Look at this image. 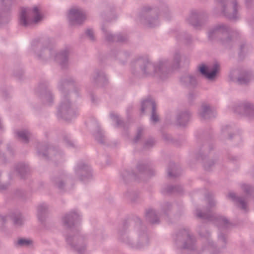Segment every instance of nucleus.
<instances>
[{
    "label": "nucleus",
    "instance_id": "50",
    "mask_svg": "<svg viewBox=\"0 0 254 254\" xmlns=\"http://www.w3.org/2000/svg\"><path fill=\"white\" fill-rule=\"evenodd\" d=\"M13 76L19 80H22L23 75V70L21 67L15 68L13 72Z\"/></svg>",
    "mask_w": 254,
    "mask_h": 254
},
{
    "label": "nucleus",
    "instance_id": "51",
    "mask_svg": "<svg viewBox=\"0 0 254 254\" xmlns=\"http://www.w3.org/2000/svg\"><path fill=\"white\" fill-rule=\"evenodd\" d=\"M143 128L141 127H139L137 130V133L134 138L133 139V142L136 143L140 139L142 135Z\"/></svg>",
    "mask_w": 254,
    "mask_h": 254
},
{
    "label": "nucleus",
    "instance_id": "28",
    "mask_svg": "<svg viewBox=\"0 0 254 254\" xmlns=\"http://www.w3.org/2000/svg\"><path fill=\"white\" fill-rule=\"evenodd\" d=\"M222 135L223 137L232 139L233 138H240V136L237 130L231 126H226L221 129Z\"/></svg>",
    "mask_w": 254,
    "mask_h": 254
},
{
    "label": "nucleus",
    "instance_id": "41",
    "mask_svg": "<svg viewBox=\"0 0 254 254\" xmlns=\"http://www.w3.org/2000/svg\"><path fill=\"white\" fill-rule=\"evenodd\" d=\"M13 224L15 227H21L23 224V218L20 213L10 216Z\"/></svg>",
    "mask_w": 254,
    "mask_h": 254
},
{
    "label": "nucleus",
    "instance_id": "58",
    "mask_svg": "<svg viewBox=\"0 0 254 254\" xmlns=\"http://www.w3.org/2000/svg\"><path fill=\"white\" fill-rule=\"evenodd\" d=\"M245 47L246 44L244 43L242 44L240 46L239 56L240 58H243L244 57V49L245 48Z\"/></svg>",
    "mask_w": 254,
    "mask_h": 254
},
{
    "label": "nucleus",
    "instance_id": "37",
    "mask_svg": "<svg viewBox=\"0 0 254 254\" xmlns=\"http://www.w3.org/2000/svg\"><path fill=\"white\" fill-rule=\"evenodd\" d=\"M15 170L22 179L25 178L29 172V168L28 165L20 163L16 165Z\"/></svg>",
    "mask_w": 254,
    "mask_h": 254
},
{
    "label": "nucleus",
    "instance_id": "4",
    "mask_svg": "<svg viewBox=\"0 0 254 254\" xmlns=\"http://www.w3.org/2000/svg\"><path fill=\"white\" fill-rule=\"evenodd\" d=\"M31 51L34 57L42 62H46L53 58L59 64L62 68L67 67L70 50L65 48L58 53L50 46L48 39H36L31 44Z\"/></svg>",
    "mask_w": 254,
    "mask_h": 254
},
{
    "label": "nucleus",
    "instance_id": "25",
    "mask_svg": "<svg viewBox=\"0 0 254 254\" xmlns=\"http://www.w3.org/2000/svg\"><path fill=\"white\" fill-rule=\"evenodd\" d=\"M198 114L201 120H209L215 118L216 116L215 111L206 103H202L198 111Z\"/></svg>",
    "mask_w": 254,
    "mask_h": 254
},
{
    "label": "nucleus",
    "instance_id": "30",
    "mask_svg": "<svg viewBox=\"0 0 254 254\" xmlns=\"http://www.w3.org/2000/svg\"><path fill=\"white\" fill-rule=\"evenodd\" d=\"M49 213V206L46 203L40 204L37 208V216L39 220L43 223Z\"/></svg>",
    "mask_w": 254,
    "mask_h": 254
},
{
    "label": "nucleus",
    "instance_id": "12",
    "mask_svg": "<svg viewBox=\"0 0 254 254\" xmlns=\"http://www.w3.org/2000/svg\"><path fill=\"white\" fill-rule=\"evenodd\" d=\"M220 5L221 13L227 19L237 21L240 18L237 0H216Z\"/></svg>",
    "mask_w": 254,
    "mask_h": 254
},
{
    "label": "nucleus",
    "instance_id": "52",
    "mask_svg": "<svg viewBox=\"0 0 254 254\" xmlns=\"http://www.w3.org/2000/svg\"><path fill=\"white\" fill-rule=\"evenodd\" d=\"M85 35L88 38L89 40L92 41H94L95 40V36L94 34V32L92 29L88 28L85 32Z\"/></svg>",
    "mask_w": 254,
    "mask_h": 254
},
{
    "label": "nucleus",
    "instance_id": "45",
    "mask_svg": "<svg viewBox=\"0 0 254 254\" xmlns=\"http://www.w3.org/2000/svg\"><path fill=\"white\" fill-rule=\"evenodd\" d=\"M149 105H153L150 120L151 122L155 124L159 121V116L157 114L156 105L153 104L151 103H149Z\"/></svg>",
    "mask_w": 254,
    "mask_h": 254
},
{
    "label": "nucleus",
    "instance_id": "18",
    "mask_svg": "<svg viewBox=\"0 0 254 254\" xmlns=\"http://www.w3.org/2000/svg\"><path fill=\"white\" fill-rule=\"evenodd\" d=\"M197 231L200 237L206 239L207 245V248L210 252V254H220V251L216 249L215 244L210 237V233L205 226L203 225H199L197 228Z\"/></svg>",
    "mask_w": 254,
    "mask_h": 254
},
{
    "label": "nucleus",
    "instance_id": "15",
    "mask_svg": "<svg viewBox=\"0 0 254 254\" xmlns=\"http://www.w3.org/2000/svg\"><path fill=\"white\" fill-rule=\"evenodd\" d=\"M208 16L206 12L196 9L191 10L186 21L195 29L200 28L206 23Z\"/></svg>",
    "mask_w": 254,
    "mask_h": 254
},
{
    "label": "nucleus",
    "instance_id": "22",
    "mask_svg": "<svg viewBox=\"0 0 254 254\" xmlns=\"http://www.w3.org/2000/svg\"><path fill=\"white\" fill-rule=\"evenodd\" d=\"M92 85L96 87H102L108 84V80L104 71L101 69L94 70L91 77Z\"/></svg>",
    "mask_w": 254,
    "mask_h": 254
},
{
    "label": "nucleus",
    "instance_id": "5",
    "mask_svg": "<svg viewBox=\"0 0 254 254\" xmlns=\"http://www.w3.org/2000/svg\"><path fill=\"white\" fill-rule=\"evenodd\" d=\"M80 220V214L75 210L65 214L62 218L63 226L70 230L65 237L66 243L78 254H83L86 249V238L76 226Z\"/></svg>",
    "mask_w": 254,
    "mask_h": 254
},
{
    "label": "nucleus",
    "instance_id": "46",
    "mask_svg": "<svg viewBox=\"0 0 254 254\" xmlns=\"http://www.w3.org/2000/svg\"><path fill=\"white\" fill-rule=\"evenodd\" d=\"M29 133V132L26 130L17 131L16 132L17 136L25 143H27L29 141L28 136Z\"/></svg>",
    "mask_w": 254,
    "mask_h": 254
},
{
    "label": "nucleus",
    "instance_id": "36",
    "mask_svg": "<svg viewBox=\"0 0 254 254\" xmlns=\"http://www.w3.org/2000/svg\"><path fill=\"white\" fill-rule=\"evenodd\" d=\"M110 117L112 121L116 123V127H123L125 130L127 128V126L124 121L121 120L119 116L113 112L110 113Z\"/></svg>",
    "mask_w": 254,
    "mask_h": 254
},
{
    "label": "nucleus",
    "instance_id": "39",
    "mask_svg": "<svg viewBox=\"0 0 254 254\" xmlns=\"http://www.w3.org/2000/svg\"><path fill=\"white\" fill-rule=\"evenodd\" d=\"M176 38L178 41L187 44H190L191 41L190 35L185 31L179 32L176 35Z\"/></svg>",
    "mask_w": 254,
    "mask_h": 254
},
{
    "label": "nucleus",
    "instance_id": "55",
    "mask_svg": "<svg viewBox=\"0 0 254 254\" xmlns=\"http://www.w3.org/2000/svg\"><path fill=\"white\" fill-rule=\"evenodd\" d=\"M7 216L0 215V229H2L6 222Z\"/></svg>",
    "mask_w": 254,
    "mask_h": 254
},
{
    "label": "nucleus",
    "instance_id": "17",
    "mask_svg": "<svg viewBox=\"0 0 254 254\" xmlns=\"http://www.w3.org/2000/svg\"><path fill=\"white\" fill-rule=\"evenodd\" d=\"M67 16L71 25H81L86 18V15L83 9L77 6L71 7L69 10Z\"/></svg>",
    "mask_w": 254,
    "mask_h": 254
},
{
    "label": "nucleus",
    "instance_id": "35",
    "mask_svg": "<svg viewBox=\"0 0 254 254\" xmlns=\"http://www.w3.org/2000/svg\"><path fill=\"white\" fill-rule=\"evenodd\" d=\"M96 131L93 133L95 140L101 144H105L106 140V137L104 132L101 129L98 123H96Z\"/></svg>",
    "mask_w": 254,
    "mask_h": 254
},
{
    "label": "nucleus",
    "instance_id": "24",
    "mask_svg": "<svg viewBox=\"0 0 254 254\" xmlns=\"http://www.w3.org/2000/svg\"><path fill=\"white\" fill-rule=\"evenodd\" d=\"M102 30L104 33V36L106 41L109 42H119L124 43L128 40V37L127 35L122 34H112L108 31L105 26L102 27Z\"/></svg>",
    "mask_w": 254,
    "mask_h": 254
},
{
    "label": "nucleus",
    "instance_id": "8",
    "mask_svg": "<svg viewBox=\"0 0 254 254\" xmlns=\"http://www.w3.org/2000/svg\"><path fill=\"white\" fill-rule=\"evenodd\" d=\"M231 31V28L227 25L218 24L209 31L208 39L210 41L217 40L226 48L231 49L234 43L230 35Z\"/></svg>",
    "mask_w": 254,
    "mask_h": 254
},
{
    "label": "nucleus",
    "instance_id": "21",
    "mask_svg": "<svg viewBox=\"0 0 254 254\" xmlns=\"http://www.w3.org/2000/svg\"><path fill=\"white\" fill-rule=\"evenodd\" d=\"M234 112L240 115L254 117V104L247 101H244L235 106Z\"/></svg>",
    "mask_w": 254,
    "mask_h": 254
},
{
    "label": "nucleus",
    "instance_id": "63",
    "mask_svg": "<svg viewBox=\"0 0 254 254\" xmlns=\"http://www.w3.org/2000/svg\"><path fill=\"white\" fill-rule=\"evenodd\" d=\"M7 150L11 156L14 155L13 151L9 144L7 145Z\"/></svg>",
    "mask_w": 254,
    "mask_h": 254
},
{
    "label": "nucleus",
    "instance_id": "16",
    "mask_svg": "<svg viewBox=\"0 0 254 254\" xmlns=\"http://www.w3.org/2000/svg\"><path fill=\"white\" fill-rule=\"evenodd\" d=\"M39 22V15L32 17L31 15L30 9L28 7H22L18 14V24L24 28H31L33 25Z\"/></svg>",
    "mask_w": 254,
    "mask_h": 254
},
{
    "label": "nucleus",
    "instance_id": "33",
    "mask_svg": "<svg viewBox=\"0 0 254 254\" xmlns=\"http://www.w3.org/2000/svg\"><path fill=\"white\" fill-rule=\"evenodd\" d=\"M181 174V169L174 162H170L167 168V175L170 178H176Z\"/></svg>",
    "mask_w": 254,
    "mask_h": 254
},
{
    "label": "nucleus",
    "instance_id": "19",
    "mask_svg": "<svg viewBox=\"0 0 254 254\" xmlns=\"http://www.w3.org/2000/svg\"><path fill=\"white\" fill-rule=\"evenodd\" d=\"M75 172L82 182L86 183L92 179V169L90 166L84 163H78L75 168Z\"/></svg>",
    "mask_w": 254,
    "mask_h": 254
},
{
    "label": "nucleus",
    "instance_id": "54",
    "mask_svg": "<svg viewBox=\"0 0 254 254\" xmlns=\"http://www.w3.org/2000/svg\"><path fill=\"white\" fill-rule=\"evenodd\" d=\"M64 140L67 146L70 147H75V145L73 142L70 139V138L67 136H65L64 137Z\"/></svg>",
    "mask_w": 254,
    "mask_h": 254
},
{
    "label": "nucleus",
    "instance_id": "43",
    "mask_svg": "<svg viewBox=\"0 0 254 254\" xmlns=\"http://www.w3.org/2000/svg\"><path fill=\"white\" fill-rule=\"evenodd\" d=\"M161 207L163 213L168 217L173 209V206L172 203L166 201L162 204Z\"/></svg>",
    "mask_w": 254,
    "mask_h": 254
},
{
    "label": "nucleus",
    "instance_id": "14",
    "mask_svg": "<svg viewBox=\"0 0 254 254\" xmlns=\"http://www.w3.org/2000/svg\"><path fill=\"white\" fill-rule=\"evenodd\" d=\"M213 149L212 143L207 141L202 144L198 154L196 155V159L201 161L204 169L207 171H210L211 167L215 163V160L209 159L208 157V153Z\"/></svg>",
    "mask_w": 254,
    "mask_h": 254
},
{
    "label": "nucleus",
    "instance_id": "53",
    "mask_svg": "<svg viewBox=\"0 0 254 254\" xmlns=\"http://www.w3.org/2000/svg\"><path fill=\"white\" fill-rule=\"evenodd\" d=\"M94 235L95 236L96 239L98 241H101L104 239L103 231L101 229H98L95 231Z\"/></svg>",
    "mask_w": 254,
    "mask_h": 254
},
{
    "label": "nucleus",
    "instance_id": "47",
    "mask_svg": "<svg viewBox=\"0 0 254 254\" xmlns=\"http://www.w3.org/2000/svg\"><path fill=\"white\" fill-rule=\"evenodd\" d=\"M125 196L132 202L136 201L138 198L137 193L133 191H127L125 194Z\"/></svg>",
    "mask_w": 254,
    "mask_h": 254
},
{
    "label": "nucleus",
    "instance_id": "56",
    "mask_svg": "<svg viewBox=\"0 0 254 254\" xmlns=\"http://www.w3.org/2000/svg\"><path fill=\"white\" fill-rule=\"evenodd\" d=\"M206 249V247H202L200 249H196L191 252H190V254H204V251Z\"/></svg>",
    "mask_w": 254,
    "mask_h": 254
},
{
    "label": "nucleus",
    "instance_id": "62",
    "mask_svg": "<svg viewBox=\"0 0 254 254\" xmlns=\"http://www.w3.org/2000/svg\"><path fill=\"white\" fill-rule=\"evenodd\" d=\"M245 1L246 6L247 7H251L252 5L253 0H245Z\"/></svg>",
    "mask_w": 254,
    "mask_h": 254
},
{
    "label": "nucleus",
    "instance_id": "2",
    "mask_svg": "<svg viewBox=\"0 0 254 254\" xmlns=\"http://www.w3.org/2000/svg\"><path fill=\"white\" fill-rule=\"evenodd\" d=\"M134 225L132 227V220H125L117 231V239L136 249L147 247L149 244V239L146 228L142 225V221L138 216L134 218Z\"/></svg>",
    "mask_w": 254,
    "mask_h": 254
},
{
    "label": "nucleus",
    "instance_id": "38",
    "mask_svg": "<svg viewBox=\"0 0 254 254\" xmlns=\"http://www.w3.org/2000/svg\"><path fill=\"white\" fill-rule=\"evenodd\" d=\"M183 191L181 186L167 185L162 189L161 192L163 194H171L174 192L180 193Z\"/></svg>",
    "mask_w": 254,
    "mask_h": 254
},
{
    "label": "nucleus",
    "instance_id": "23",
    "mask_svg": "<svg viewBox=\"0 0 254 254\" xmlns=\"http://www.w3.org/2000/svg\"><path fill=\"white\" fill-rule=\"evenodd\" d=\"M67 175L64 172L54 174L51 178L52 184L61 191H64L68 180Z\"/></svg>",
    "mask_w": 254,
    "mask_h": 254
},
{
    "label": "nucleus",
    "instance_id": "64",
    "mask_svg": "<svg viewBox=\"0 0 254 254\" xmlns=\"http://www.w3.org/2000/svg\"><path fill=\"white\" fill-rule=\"evenodd\" d=\"M90 98H91V102L92 103H96V101H97V98L96 97V96L92 93H91L90 94Z\"/></svg>",
    "mask_w": 254,
    "mask_h": 254
},
{
    "label": "nucleus",
    "instance_id": "61",
    "mask_svg": "<svg viewBox=\"0 0 254 254\" xmlns=\"http://www.w3.org/2000/svg\"><path fill=\"white\" fill-rule=\"evenodd\" d=\"M196 95L192 92H190L188 95V100L190 103H191L195 99Z\"/></svg>",
    "mask_w": 254,
    "mask_h": 254
},
{
    "label": "nucleus",
    "instance_id": "6",
    "mask_svg": "<svg viewBox=\"0 0 254 254\" xmlns=\"http://www.w3.org/2000/svg\"><path fill=\"white\" fill-rule=\"evenodd\" d=\"M205 197L208 202L207 209L208 212L204 213L199 209H196V216L202 220L215 222L220 231L218 234V246L216 245L215 246L217 250L220 251L221 249L226 248L227 244V237L222 232V231L228 229L232 226V223L224 216H216L210 213V209L215 205V201L212 193L210 192L206 193Z\"/></svg>",
    "mask_w": 254,
    "mask_h": 254
},
{
    "label": "nucleus",
    "instance_id": "59",
    "mask_svg": "<svg viewBox=\"0 0 254 254\" xmlns=\"http://www.w3.org/2000/svg\"><path fill=\"white\" fill-rule=\"evenodd\" d=\"M33 12L35 13V15L34 17H36L37 15H39V21H41L42 19V16L40 14L39 12V8L37 6H35L33 8Z\"/></svg>",
    "mask_w": 254,
    "mask_h": 254
},
{
    "label": "nucleus",
    "instance_id": "48",
    "mask_svg": "<svg viewBox=\"0 0 254 254\" xmlns=\"http://www.w3.org/2000/svg\"><path fill=\"white\" fill-rule=\"evenodd\" d=\"M241 188L247 195H251L254 191V187L250 185L244 184L241 185Z\"/></svg>",
    "mask_w": 254,
    "mask_h": 254
},
{
    "label": "nucleus",
    "instance_id": "27",
    "mask_svg": "<svg viewBox=\"0 0 254 254\" xmlns=\"http://www.w3.org/2000/svg\"><path fill=\"white\" fill-rule=\"evenodd\" d=\"M190 116L191 114L188 110L179 112L176 118L177 125L180 127H185L190 121Z\"/></svg>",
    "mask_w": 254,
    "mask_h": 254
},
{
    "label": "nucleus",
    "instance_id": "9",
    "mask_svg": "<svg viewBox=\"0 0 254 254\" xmlns=\"http://www.w3.org/2000/svg\"><path fill=\"white\" fill-rule=\"evenodd\" d=\"M136 168L138 174L129 169H124L121 172V178L125 184H127L132 180L140 181L144 177H151L155 174L154 170L148 164L138 162Z\"/></svg>",
    "mask_w": 254,
    "mask_h": 254
},
{
    "label": "nucleus",
    "instance_id": "10",
    "mask_svg": "<svg viewBox=\"0 0 254 254\" xmlns=\"http://www.w3.org/2000/svg\"><path fill=\"white\" fill-rule=\"evenodd\" d=\"M38 155L47 160L62 161L64 153L58 147L47 142H38L36 146Z\"/></svg>",
    "mask_w": 254,
    "mask_h": 254
},
{
    "label": "nucleus",
    "instance_id": "40",
    "mask_svg": "<svg viewBox=\"0 0 254 254\" xmlns=\"http://www.w3.org/2000/svg\"><path fill=\"white\" fill-rule=\"evenodd\" d=\"M32 244V240L24 238H19L14 243L15 246L17 247H29Z\"/></svg>",
    "mask_w": 254,
    "mask_h": 254
},
{
    "label": "nucleus",
    "instance_id": "32",
    "mask_svg": "<svg viewBox=\"0 0 254 254\" xmlns=\"http://www.w3.org/2000/svg\"><path fill=\"white\" fill-rule=\"evenodd\" d=\"M181 84L185 86L194 87L197 84L195 76L192 75H184L180 78Z\"/></svg>",
    "mask_w": 254,
    "mask_h": 254
},
{
    "label": "nucleus",
    "instance_id": "7",
    "mask_svg": "<svg viewBox=\"0 0 254 254\" xmlns=\"http://www.w3.org/2000/svg\"><path fill=\"white\" fill-rule=\"evenodd\" d=\"M167 20H170L172 17L171 12L166 1H159L158 6L145 5L141 8L138 18L140 22L144 25L153 28L159 25V12Z\"/></svg>",
    "mask_w": 254,
    "mask_h": 254
},
{
    "label": "nucleus",
    "instance_id": "34",
    "mask_svg": "<svg viewBox=\"0 0 254 254\" xmlns=\"http://www.w3.org/2000/svg\"><path fill=\"white\" fill-rule=\"evenodd\" d=\"M228 197L233 201L236 202L242 209L247 210V203L242 197L236 196V194L233 192H229Z\"/></svg>",
    "mask_w": 254,
    "mask_h": 254
},
{
    "label": "nucleus",
    "instance_id": "13",
    "mask_svg": "<svg viewBox=\"0 0 254 254\" xmlns=\"http://www.w3.org/2000/svg\"><path fill=\"white\" fill-rule=\"evenodd\" d=\"M35 94L43 104L48 106L53 105L54 96L49 88V83L47 81H43L39 82L35 89Z\"/></svg>",
    "mask_w": 254,
    "mask_h": 254
},
{
    "label": "nucleus",
    "instance_id": "60",
    "mask_svg": "<svg viewBox=\"0 0 254 254\" xmlns=\"http://www.w3.org/2000/svg\"><path fill=\"white\" fill-rule=\"evenodd\" d=\"M210 133L207 132L202 131L199 133V135H198V137L200 138H208L210 137Z\"/></svg>",
    "mask_w": 254,
    "mask_h": 254
},
{
    "label": "nucleus",
    "instance_id": "1",
    "mask_svg": "<svg viewBox=\"0 0 254 254\" xmlns=\"http://www.w3.org/2000/svg\"><path fill=\"white\" fill-rule=\"evenodd\" d=\"M181 57L178 50L175 51L173 60L163 59L154 64L146 56H139L131 62V72L137 77L153 76L164 81L169 77L172 70L180 67Z\"/></svg>",
    "mask_w": 254,
    "mask_h": 254
},
{
    "label": "nucleus",
    "instance_id": "57",
    "mask_svg": "<svg viewBox=\"0 0 254 254\" xmlns=\"http://www.w3.org/2000/svg\"><path fill=\"white\" fill-rule=\"evenodd\" d=\"M162 137L163 139L167 142H170L172 140V136L169 133H163L162 134Z\"/></svg>",
    "mask_w": 254,
    "mask_h": 254
},
{
    "label": "nucleus",
    "instance_id": "26",
    "mask_svg": "<svg viewBox=\"0 0 254 254\" xmlns=\"http://www.w3.org/2000/svg\"><path fill=\"white\" fill-rule=\"evenodd\" d=\"M254 78L253 73L247 70H243L240 72L239 76L236 78V82L241 85H247Z\"/></svg>",
    "mask_w": 254,
    "mask_h": 254
},
{
    "label": "nucleus",
    "instance_id": "31",
    "mask_svg": "<svg viewBox=\"0 0 254 254\" xmlns=\"http://www.w3.org/2000/svg\"><path fill=\"white\" fill-rule=\"evenodd\" d=\"M145 218L146 221L151 224H158L160 220L155 210L152 208L146 209L145 213Z\"/></svg>",
    "mask_w": 254,
    "mask_h": 254
},
{
    "label": "nucleus",
    "instance_id": "42",
    "mask_svg": "<svg viewBox=\"0 0 254 254\" xmlns=\"http://www.w3.org/2000/svg\"><path fill=\"white\" fill-rule=\"evenodd\" d=\"M14 0H0L2 10L4 12H9L14 3Z\"/></svg>",
    "mask_w": 254,
    "mask_h": 254
},
{
    "label": "nucleus",
    "instance_id": "44",
    "mask_svg": "<svg viewBox=\"0 0 254 254\" xmlns=\"http://www.w3.org/2000/svg\"><path fill=\"white\" fill-rule=\"evenodd\" d=\"M149 103H151L153 104L156 105L155 101L150 99V98H147L145 100H143L141 102V113H144L145 112V110L149 108H151V110H152L153 105H149Z\"/></svg>",
    "mask_w": 254,
    "mask_h": 254
},
{
    "label": "nucleus",
    "instance_id": "3",
    "mask_svg": "<svg viewBox=\"0 0 254 254\" xmlns=\"http://www.w3.org/2000/svg\"><path fill=\"white\" fill-rule=\"evenodd\" d=\"M76 81L72 76L62 78L59 81L58 88L62 94V98L59 105L57 108V117L59 119L66 122H69L77 115V112L70 101V95L73 94L76 98L80 96V90L74 87L73 92H69L67 89L70 85H75Z\"/></svg>",
    "mask_w": 254,
    "mask_h": 254
},
{
    "label": "nucleus",
    "instance_id": "20",
    "mask_svg": "<svg viewBox=\"0 0 254 254\" xmlns=\"http://www.w3.org/2000/svg\"><path fill=\"white\" fill-rule=\"evenodd\" d=\"M220 69V64L215 62L211 68L205 64H201L198 67V71L207 79L212 80L215 78Z\"/></svg>",
    "mask_w": 254,
    "mask_h": 254
},
{
    "label": "nucleus",
    "instance_id": "49",
    "mask_svg": "<svg viewBox=\"0 0 254 254\" xmlns=\"http://www.w3.org/2000/svg\"><path fill=\"white\" fill-rule=\"evenodd\" d=\"M154 144V140L152 138H148L144 142L143 145V149L144 150L149 149L153 147Z\"/></svg>",
    "mask_w": 254,
    "mask_h": 254
},
{
    "label": "nucleus",
    "instance_id": "29",
    "mask_svg": "<svg viewBox=\"0 0 254 254\" xmlns=\"http://www.w3.org/2000/svg\"><path fill=\"white\" fill-rule=\"evenodd\" d=\"M111 54L112 56L119 60V62L123 64H125L127 62L130 55L128 52L115 50L112 51Z\"/></svg>",
    "mask_w": 254,
    "mask_h": 254
},
{
    "label": "nucleus",
    "instance_id": "11",
    "mask_svg": "<svg viewBox=\"0 0 254 254\" xmlns=\"http://www.w3.org/2000/svg\"><path fill=\"white\" fill-rule=\"evenodd\" d=\"M175 244L180 246L181 251L187 250L188 253L195 250L196 248V239L191 235L188 229H183L179 230L173 237Z\"/></svg>",
    "mask_w": 254,
    "mask_h": 254
}]
</instances>
